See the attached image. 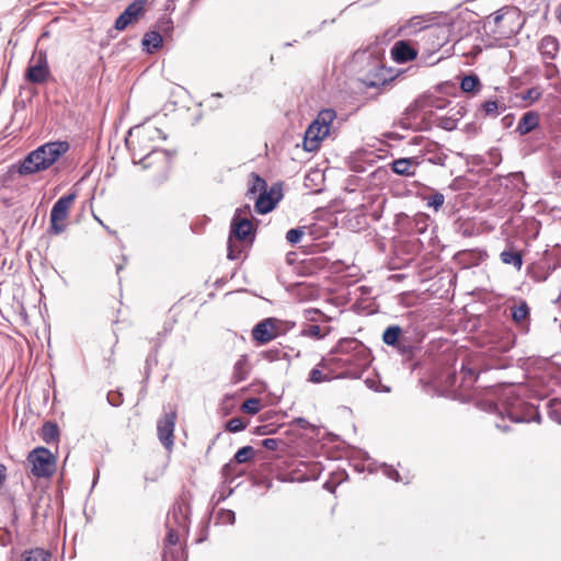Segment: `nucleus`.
<instances>
[{
    "mask_svg": "<svg viewBox=\"0 0 561 561\" xmlns=\"http://www.w3.org/2000/svg\"><path fill=\"white\" fill-rule=\"evenodd\" d=\"M165 139L162 131L152 125H142L130 131L127 146L133 150H149L139 161L144 170H151L152 176L157 180H164L172 163V157L164 150L156 149L153 142Z\"/></svg>",
    "mask_w": 561,
    "mask_h": 561,
    "instance_id": "1",
    "label": "nucleus"
},
{
    "mask_svg": "<svg viewBox=\"0 0 561 561\" xmlns=\"http://www.w3.org/2000/svg\"><path fill=\"white\" fill-rule=\"evenodd\" d=\"M70 149L68 141L46 142L31 151L18 167L20 175H31L49 169Z\"/></svg>",
    "mask_w": 561,
    "mask_h": 561,
    "instance_id": "2",
    "label": "nucleus"
},
{
    "mask_svg": "<svg viewBox=\"0 0 561 561\" xmlns=\"http://www.w3.org/2000/svg\"><path fill=\"white\" fill-rule=\"evenodd\" d=\"M524 18L518 8L506 5L489 15L484 21V28L494 39L511 38L524 25Z\"/></svg>",
    "mask_w": 561,
    "mask_h": 561,
    "instance_id": "3",
    "label": "nucleus"
},
{
    "mask_svg": "<svg viewBox=\"0 0 561 561\" xmlns=\"http://www.w3.org/2000/svg\"><path fill=\"white\" fill-rule=\"evenodd\" d=\"M250 207L238 208L232 217L228 239V257L237 260L243 252L244 244H252L255 237V228L248 218Z\"/></svg>",
    "mask_w": 561,
    "mask_h": 561,
    "instance_id": "4",
    "label": "nucleus"
},
{
    "mask_svg": "<svg viewBox=\"0 0 561 561\" xmlns=\"http://www.w3.org/2000/svg\"><path fill=\"white\" fill-rule=\"evenodd\" d=\"M27 461L31 465V473L36 478H50L56 471V457L45 447L33 449Z\"/></svg>",
    "mask_w": 561,
    "mask_h": 561,
    "instance_id": "5",
    "label": "nucleus"
},
{
    "mask_svg": "<svg viewBox=\"0 0 561 561\" xmlns=\"http://www.w3.org/2000/svg\"><path fill=\"white\" fill-rule=\"evenodd\" d=\"M77 198L76 193H70L61 196L53 206L50 210V227L49 231L53 234H59L66 229V220L69 216V211Z\"/></svg>",
    "mask_w": 561,
    "mask_h": 561,
    "instance_id": "6",
    "label": "nucleus"
},
{
    "mask_svg": "<svg viewBox=\"0 0 561 561\" xmlns=\"http://www.w3.org/2000/svg\"><path fill=\"white\" fill-rule=\"evenodd\" d=\"M522 387H515L513 385L505 386L500 396L501 404L506 415L513 422L524 421L523 409L525 405L524 400L520 398L519 390Z\"/></svg>",
    "mask_w": 561,
    "mask_h": 561,
    "instance_id": "7",
    "label": "nucleus"
},
{
    "mask_svg": "<svg viewBox=\"0 0 561 561\" xmlns=\"http://www.w3.org/2000/svg\"><path fill=\"white\" fill-rule=\"evenodd\" d=\"M185 550L180 540V533L176 528L167 523V535L163 540V561H180L184 558Z\"/></svg>",
    "mask_w": 561,
    "mask_h": 561,
    "instance_id": "8",
    "label": "nucleus"
},
{
    "mask_svg": "<svg viewBox=\"0 0 561 561\" xmlns=\"http://www.w3.org/2000/svg\"><path fill=\"white\" fill-rule=\"evenodd\" d=\"M282 322L276 318H266L252 329V339L257 344H266L280 334Z\"/></svg>",
    "mask_w": 561,
    "mask_h": 561,
    "instance_id": "9",
    "label": "nucleus"
},
{
    "mask_svg": "<svg viewBox=\"0 0 561 561\" xmlns=\"http://www.w3.org/2000/svg\"><path fill=\"white\" fill-rule=\"evenodd\" d=\"M335 357H322L321 360L310 370L307 380L311 383H322L340 377L341 374L335 370Z\"/></svg>",
    "mask_w": 561,
    "mask_h": 561,
    "instance_id": "10",
    "label": "nucleus"
},
{
    "mask_svg": "<svg viewBox=\"0 0 561 561\" xmlns=\"http://www.w3.org/2000/svg\"><path fill=\"white\" fill-rule=\"evenodd\" d=\"M176 411L165 413L157 425L158 437L161 444L171 450L174 444V428L176 422Z\"/></svg>",
    "mask_w": 561,
    "mask_h": 561,
    "instance_id": "11",
    "label": "nucleus"
},
{
    "mask_svg": "<svg viewBox=\"0 0 561 561\" xmlns=\"http://www.w3.org/2000/svg\"><path fill=\"white\" fill-rule=\"evenodd\" d=\"M447 16L442 13H427L411 18L404 25L403 30H425L440 24L450 26L451 23L446 21Z\"/></svg>",
    "mask_w": 561,
    "mask_h": 561,
    "instance_id": "12",
    "label": "nucleus"
},
{
    "mask_svg": "<svg viewBox=\"0 0 561 561\" xmlns=\"http://www.w3.org/2000/svg\"><path fill=\"white\" fill-rule=\"evenodd\" d=\"M283 197L282 186L278 184H274L270 191L265 190L261 193L255 202V210L259 214H267L272 211L276 204Z\"/></svg>",
    "mask_w": 561,
    "mask_h": 561,
    "instance_id": "13",
    "label": "nucleus"
},
{
    "mask_svg": "<svg viewBox=\"0 0 561 561\" xmlns=\"http://www.w3.org/2000/svg\"><path fill=\"white\" fill-rule=\"evenodd\" d=\"M145 12V1L135 0L116 19L114 27L117 31H124L128 25L138 21Z\"/></svg>",
    "mask_w": 561,
    "mask_h": 561,
    "instance_id": "14",
    "label": "nucleus"
},
{
    "mask_svg": "<svg viewBox=\"0 0 561 561\" xmlns=\"http://www.w3.org/2000/svg\"><path fill=\"white\" fill-rule=\"evenodd\" d=\"M366 350H368L360 341L355 337L341 339L335 348L334 353L341 354L342 357L346 355H356L357 362L365 360Z\"/></svg>",
    "mask_w": 561,
    "mask_h": 561,
    "instance_id": "15",
    "label": "nucleus"
},
{
    "mask_svg": "<svg viewBox=\"0 0 561 561\" xmlns=\"http://www.w3.org/2000/svg\"><path fill=\"white\" fill-rule=\"evenodd\" d=\"M329 129H325L313 121L305 133L304 149L309 152L317 150L320 147V142L329 135Z\"/></svg>",
    "mask_w": 561,
    "mask_h": 561,
    "instance_id": "16",
    "label": "nucleus"
},
{
    "mask_svg": "<svg viewBox=\"0 0 561 561\" xmlns=\"http://www.w3.org/2000/svg\"><path fill=\"white\" fill-rule=\"evenodd\" d=\"M369 350H366L365 360L357 362L356 355H346L344 357H335V366L347 367V374L358 376L368 366L370 359Z\"/></svg>",
    "mask_w": 561,
    "mask_h": 561,
    "instance_id": "17",
    "label": "nucleus"
},
{
    "mask_svg": "<svg viewBox=\"0 0 561 561\" xmlns=\"http://www.w3.org/2000/svg\"><path fill=\"white\" fill-rule=\"evenodd\" d=\"M391 57L399 64L412 61L417 57V49L407 41H398L391 48Z\"/></svg>",
    "mask_w": 561,
    "mask_h": 561,
    "instance_id": "18",
    "label": "nucleus"
},
{
    "mask_svg": "<svg viewBox=\"0 0 561 561\" xmlns=\"http://www.w3.org/2000/svg\"><path fill=\"white\" fill-rule=\"evenodd\" d=\"M48 76L49 70L45 60H41L36 65H30L25 75L26 80L32 83H43Z\"/></svg>",
    "mask_w": 561,
    "mask_h": 561,
    "instance_id": "19",
    "label": "nucleus"
},
{
    "mask_svg": "<svg viewBox=\"0 0 561 561\" xmlns=\"http://www.w3.org/2000/svg\"><path fill=\"white\" fill-rule=\"evenodd\" d=\"M401 337L402 329L399 325L388 327L382 334V341L385 344L396 347L401 353H405V345Z\"/></svg>",
    "mask_w": 561,
    "mask_h": 561,
    "instance_id": "20",
    "label": "nucleus"
},
{
    "mask_svg": "<svg viewBox=\"0 0 561 561\" xmlns=\"http://www.w3.org/2000/svg\"><path fill=\"white\" fill-rule=\"evenodd\" d=\"M539 51L543 58L554 59L559 51V41L552 35H546L539 43Z\"/></svg>",
    "mask_w": 561,
    "mask_h": 561,
    "instance_id": "21",
    "label": "nucleus"
},
{
    "mask_svg": "<svg viewBox=\"0 0 561 561\" xmlns=\"http://www.w3.org/2000/svg\"><path fill=\"white\" fill-rule=\"evenodd\" d=\"M251 371V365L249 363L248 356L242 355L240 358L236 362L233 366V371L231 376V380L233 383H239L243 380H245Z\"/></svg>",
    "mask_w": 561,
    "mask_h": 561,
    "instance_id": "22",
    "label": "nucleus"
},
{
    "mask_svg": "<svg viewBox=\"0 0 561 561\" xmlns=\"http://www.w3.org/2000/svg\"><path fill=\"white\" fill-rule=\"evenodd\" d=\"M392 171L396 174L403 176L414 175L413 167L417 165L416 158H400L394 160L392 163Z\"/></svg>",
    "mask_w": 561,
    "mask_h": 561,
    "instance_id": "23",
    "label": "nucleus"
},
{
    "mask_svg": "<svg viewBox=\"0 0 561 561\" xmlns=\"http://www.w3.org/2000/svg\"><path fill=\"white\" fill-rule=\"evenodd\" d=\"M331 331V328L328 325H320L317 323H305L301 328V335L305 337L321 340L325 337Z\"/></svg>",
    "mask_w": 561,
    "mask_h": 561,
    "instance_id": "24",
    "label": "nucleus"
},
{
    "mask_svg": "<svg viewBox=\"0 0 561 561\" xmlns=\"http://www.w3.org/2000/svg\"><path fill=\"white\" fill-rule=\"evenodd\" d=\"M539 125V115L536 112H527L519 119L517 125V131L520 135H527Z\"/></svg>",
    "mask_w": 561,
    "mask_h": 561,
    "instance_id": "25",
    "label": "nucleus"
},
{
    "mask_svg": "<svg viewBox=\"0 0 561 561\" xmlns=\"http://www.w3.org/2000/svg\"><path fill=\"white\" fill-rule=\"evenodd\" d=\"M190 506L186 502L183 500L181 502H176L171 511V517L174 519V523L185 528L187 523V516H188Z\"/></svg>",
    "mask_w": 561,
    "mask_h": 561,
    "instance_id": "26",
    "label": "nucleus"
},
{
    "mask_svg": "<svg viewBox=\"0 0 561 561\" xmlns=\"http://www.w3.org/2000/svg\"><path fill=\"white\" fill-rule=\"evenodd\" d=\"M162 36L157 31L147 32L142 38V47L149 54L159 49L162 46Z\"/></svg>",
    "mask_w": 561,
    "mask_h": 561,
    "instance_id": "27",
    "label": "nucleus"
},
{
    "mask_svg": "<svg viewBox=\"0 0 561 561\" xmlns=\"http://www.w3.org/2000/svg\"><path fill=\"white\" fill-rule=\"evenodd\" d=\"M501 261L504 264L513 265L516 270H520L523 266V255L519 251L515 250L513 247L504 250L501 255Z\"/></svg>",
    "mask_w": 561,
    "mask_h": 561,
    "instance_id": "28",
    "label": "nucleus"
},
{
    "mask_svg": "<svg viewBox=\"0 0 561 561\" xmlns=\"http://www.w3.org/2000/svg\"><path fill=\"white\" fill-rule=\"evenodd\" d=\"M51 554L43 548H33L25 550L21 556V561H50Z\"/></svg>",
    "mask_w": 561,
    "mask_h": 561,
    "instance_id": "29",
    "label": "nucleus"
},
{
    "mask_svg": "<svg viewBox=\"0 0 561 561\" xmlns=\"http://www.w3.org/2000/svg\"><path fill=\"white\" fill-rule=\"evenodd\" d=\"M266 186L267 185H266V182L264 179H262L256 173H251L247 195L250 198L254 197L257 193L260 195L261 193H263L266 190Z\"/></svg>",
    "mask_w": 561,
    "mask_h": 561,
    "instance_id": "30",
    "label": "nucleus"
},
{
    "mask_svg": "<svg viewBox=\"0 0 561 561\" xmlns=\"http://www.w3.org/2000/svg\"><path fill=\"white\" fill-rule=\"evenodd\" d=\"M39 435H41V438L45 443L50 444V443L58 440L59 428H58L57 424L51 423V422H46L43 424Z\"/></svg>",
    "mask_w": 561,
    "mask_h": 561,
    "instance_id": "31",
    "label": "nucleus"
},
{
    "mask_svg": "<svg viewBox=\"0 0 561 561\" xmlns=\"http://www.w3.org/2000/svg\"><path fill=\"white\" fill-rule=\"evenodd\" d=\"M512 318L518 325H524L529 318V307L526 301H520L519 305L512 308Z\"/></svg>",
    "mask_w": 561,
    "mask_h": 561,
    "instance_id": "32",
    "label": "nucleus"
},
{
    "mask_svg": "<svg viewBox=\"0 0 561 561\" xmlns=\"http://www.w3.org/2000/svg\"><path fill=\"white\" fill-rule=\"evenodd\" d=\"M481 85L480 79L476 75L465 76L460 81V89L465 93H477L480 91Z\"/></svg>",
    "mask_w": 561,
    "mask_h": 561,
    "instance_id": "33",
    "label": "nucleus"
},
{
    "mask_svg": "<svg viewBox=\"0 0 561 561\" xmlns=\"http://www.w3.org/2000/svg\"><path fill=\"white\" fill-rule=\"evenodd\" d=\"M335 117H336V114L333 110H323L318 114L314 122L320 124L325 129L330 130L331 125L334 122Z\"/></svg>",
    "mask_w": 561,
    "mask_h": 561,
    "instance_id": "34",
    "label": "nucleus"
},
{
    "mask_svg": "<svg viewBox=\"0 0 561 561\" xmlns=\"http://www.w3.org/2000/svg\"><path fill=\"white\" fill-rule=\"evenodd\" d=\"M261 409L262 403L259 398H249L241 405V411L251 415L259 413Z\"/></svg>",
    "mask_w": 561,
    "mask_h": 561,
    "instance_id": "35",
    "label": "nucleus"
},
{
    "mask_svg": "<svg viewBox=\"0 0 561 561\" xmlns=\"http://www.w3.org/2000/svg\"><path fill=\"white\" fill-rule=\"evenodd\" d=\"M255 457V450L252 446H244L240 448L234 455L237 463H245Z\"/></svg>",
    "mask_w": 561,
    "mask_h": 561,
    "instance_id": "36",
    "label": "nucleus"
},
{
    "mask_svg": "<svg viewBox=\"0 0 561 561\" xmlns=\"http://www.w3.org/2000/svg\"><path fill=\"white\" fill-rule=\"evenodd\" d=\"M460 373L462 375L463 387L466 389L471 388L478 378V374H477L476 369L462 365Z\"/></svg>",
    "mask_w": 561,
    "mask_h": 561,
    "instance_id": "37",
    "label": "nucleus"
},
{
    "mask_svg": "<svg viewBox=\"0 0 561 561\" xmlns=\"http://www.w3.org/2000/svg\"><path fill=\"white\" fill-rule=\"evenodd\" d=\"M548 414L553 421L561 424V399H552L549 401Z\"/></svg>",
    "mask_w": 561,
    "mask_h": 561,
    "instance_id": "38",
    "label": "nucleus"
},
{
    "mask_svg": "<svg viewBox=\"0 0 561 561\" xmlns=\"http://www.w3.org/2000/svg\"><path fill=\"white\" fill-rule=\"evenodd\" d=\"M427 207L434 208L436 211L444 205L445 197L442 193L435 192L431 196L425 197Z\"/></svg>",
    "mask_w": 561,
    "mask_h": 561,
    "instance_id": "39",
    "label": "nucleus"
},
{
    "mask_svg": "<svg viewBox=\"0 0 561 561\" xmlns=\"http://www.w3.org/2000/svg\"><path fill=\"white\" fill-rule=\"evenodd\" d=\"M481 110L485 116H497L499 114V102L495 100H488L481 104Z\"/></svg>",
    "mask_w": 561,
    "mask_h": 561,
    "instance_id": "40",
    "label": "nucleus"
},
{
    "mask_svg": "<svg viewBox=\"0 0 561 561\" xmlns=\"http://www.w3.org/2000/svg\"><path fill=\"white\" fill-rule=\"evenodd\" d=\"M247 423L240 417H232L226 424V430L230 433L243 431Z\"/></svg>",
    "mask_w": 561,
    "mask_h": 561,
    "instance_id": "41",
    "label": "nucleus"
},
{
    "mask_svg": "<svg viewBox=\"0 0 561 561\" xmlns=\"http://www.w3.org/2000/svg\"><path fill=\"white\" fill-rule=\"evenodd\" d=\"M305 232L301 228H294L287 231L286 240L291 244H296L301 240Z\"/></svg>",
    "mask_w": 561,
    "mask_h": 561,
    "instance_id": "42",
    "label": "nucleus"
},
{
    "mask_svg": "<svg viewBox=\"0 0 561 561\" xmlns=\"http://www.w3.org/2000/svg\"><path fill=\"white\" fill-rule=\"evenodd\" d=\"M542 95V91L538 87L530 88L523 95V100H529L530 102L538 101Z\"/></svg>",
    "mask_w": 561,
    "mask_h": 561,
    "instance_id": "43",
    "label": "nucleus"
},
{
    "mask_svg": "<svg viewBox=\"0 0 561 561\" xmlns=\"http://www.w3.org/2000/svg\"><path fill=\"white\" fill-rule=\"evenodd\" d=\"M282 442L276 438H265L262 442V446L268 450H276Z\"/></svg>",
    "mask_w": 561,
    "mask_h": 561,
    "instance_id": "44",
    "label": "nucleus"
},
{
    "mask_svg": "<svg viewBox=\"0 0 561 561\" xmlns=\"http://www.w3.org/2000/svg\"><path fill=\"white\" fill-rule=\"evenodd\" d=\"M5 471H7L5 466L0 463V488L2 486V484L5 481V477H7Z\"/></svg>",
    "mask_w": 561,
    "mask_h": 561,
    "instance_id": "45",
    "label": "nucleus"
},
{
    "mask_svg": "<svg viewBox=\"0 0 561 561\" xmlns=\"http://www.w3.org/2000/svg\"><path fill=\"white\" fill-rule=\"evenodd\" d=\"M443 127H444L445 129L450 130V129H453V128H454V122H453V121H450V119H447Z\"/></svg>",
    "mask_w": 561,
    "mask_h": 561,
    "instance_id": "46",
    "label": "nucleus"
},
{
    "mask_svg": "<svg viewBox=\"0 0 561 561\" xmlns=\"http://www.w3.org/2000/svg\"><path fill=\"white\" fill-rule=\"evenodd\" d=\"M557 13H558V20H559V21H560V23H561V4L558 7V11H557Z\"/></svg>",
    "mask_w": 561,
    "mask_h": 561,
    "instance_id": "47",
    "label": "nucleus"
},
{
    "mask_svg": "<svg viewBox=\"0 0 561 561\" xmlns=\"http://www.w3.org/2000/svg\"><path fill=\"white\" fill-rule=\"evenodd\" d=\"M227 514H228V518L234 519V514H233V512L228 511V512H227Z\"/></svg>",
    "mask_w": 561,
    "mask_h": 561,
    "instance_id": "48",
    "label": "nucleus"
},
{
    "mask_svg": "<svg viewBox=\"0 0 561 561\" xmlns=\"http://www.w3.org/2000/svg\"><path fill=\"white\" fill-rule=\"evenodd\" d=\"M311 313H314V314H316V313H320V311H319V310H309V311H308V314L310 316Z\"/></svg>",
    "mask_w": 561,
    "mask_h": 561,
    "instance_id": "49",
    "label": "nucleus"
}]
</instances>
